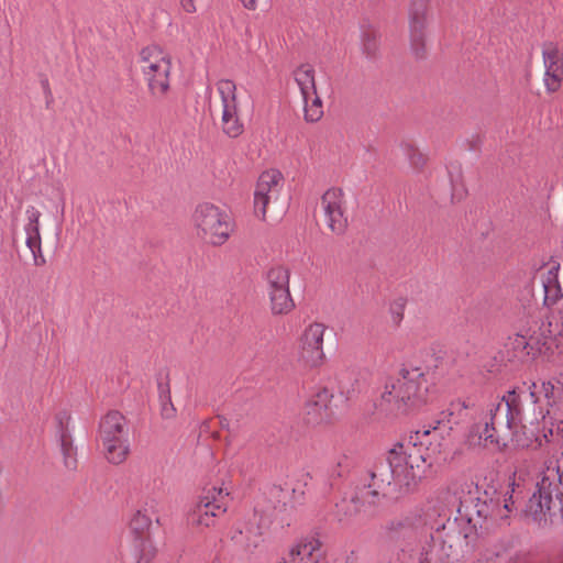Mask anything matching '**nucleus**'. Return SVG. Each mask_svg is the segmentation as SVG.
Listing matches in <instances>:
<instances>
[{"label": "nucleus", "instance_id": "c85d7f7f", "mask_svg": "<svg viewBox=\"0 0 563 563\" xmlns=\"http://www.w3.org/2000/svg\"><path fill=\"white\" fill-rule=\"evenodd\" d=\"M161 410L165 419H170L175 416L176 410L170 398L165 397L164 400H161Z\"/></svg>", "mask_w": 563, "mask_h": 563}, {"label": "nucleus", "instance_id": "a211bd4d", "mask_svg": "<svg viewBox=\"0 0 563 563\" xmlns=\"http://www.w3.org/2000/svg\"><path fill=\"white\" fill-rule=\"evenodd\" d=\"M467 416L468 407L465 401H452L449 407L441 412L440 419L437 421V426L434 427V431L452 430L455 426L463 422Z\"/></svg>", "mask_w": 563, "mask_h": 563}, {"label": "nucleus", "instance_id": "9d476101", "mask_svg": "<svg viewBox=\"0 0 563 563\" xmlns=\"http://www.w3.org/2000/svg\"><path fill=\"white\" fill-rule=\"evenodd\" d=\"M292 76L302 98L305 120L318 122L323 115V104L317 92L313 66L302 64L294 70Z\"/></svg>", "mask_w": 563, "mask_h": 563}, {"label": "nucleus", "instance_id": "a878e982", "mask_svg": "<svg viewBox=\"0 0 563 563\" xmlns=\"http://www.w3.org/2000/svg\"><path fill=\"white\" fill-rule=\"evenodd\" d=\"M278 198H271V190L260 189V187L255 186L254 190V213L255 216L265 221L267 208L275 203Z\"/></svg>", "mask_w": 563, "mask_h": 563}, {"label": "nucleus", "instance_id": "ddd939ff", "mask_svg": "<svg viewBox=\"0 0 563 563\" xmlns=\"http://www.w3.org/2000/svg\"><path fill=\"white\" fill-rule=\"evenodd\" d=\"M563 481V467L556 466L552 471L548 468V473L537 483V492L530 498V508L536 505L539 509L536 512L549 510L552 503V494L554 488Z\"/></svg>", "mask_w": 563, "mask_h": 563}, {"label": "nucleus", "instance_id": "f03ea898", "mask_svg": "<svg viewBox=\"0 0 563 563\" xmlns=\"http://www.w3.org/2000/svg\"><path fill=\"white\" fill-rule=\"evenodd\" d=\"M416 437L395 444L387 453L386 460L379 462L371 472V482L363 487L357 499L374 504L379 496L398 498L413 492L428 470L439 459L434 456L435 448H427L422 452V443L417 444Z\"/></svg>", "mask_w": 563, "mask_h": 563}, {"label": "nucleus", "instance_id": "2eb2a0df", "mask_svg": "<svg viewBox=\"0 0 563 563\" xmlns=\"http://www.w3.org/2000/svg\"><path fill=\"white\" fill-rule=\"evenodd\" d=\"M25 244L33 254L34 264L42 265L44 264L45 260L42 255V239L40 233L41 212L34 206H29L25 210Z\"/></svg>", "mask_w": 563, "mask_h": 563}, {"label": "nucleus", "instance_id": "6ab92c4d", "mask_svg": "<svg viewBox=\"0 0 563 563\" xmlns=\"http://www.w3.org/2000/svg\"><path fill=\"white\" fill-rule=\"evenodd\" d=\"M560 265L553 264L545 272L540 273V282L544 292V303L551 306L562 296L559 283Z\"/></svg>", "mask_w": 563, "mask_h": 563}, {"label": "nucleus", "instance_id": "0eeeda50", "mask_svg": "<svg viewBox=\"0 0 563 563\" xmlns=\"http://www.w3.org/2000/svg\"><path fill=\"white\" fill-rule=\"evenodd\" d=\"M99 437L107 460L113 464L122 463L129 453V440L125 418L118 411H111L100 422Z\"/></svg>", "mask_w": 563, "mask_h": 563}, {"label": "nucleus", "instance_id": "4be33fe9", "mask_svg": "<svg viewBox=\"0 0 563 563\" xmlns=\"http://www.w3.org/2000/svg\"><path fill=\"white\" fill-rule=\"evenodd\" d=\"M131 553L135 563H150L156 554L152 538H133Z\"/></svg>", "mask_w": 563, "mask_h": 563}, {"label": "nucleus", "instance_id": "e433bc0d", "mask_svg": "<svg viewBox=\"0 0 563 563\" xmlns=\"http://www.w3.org/2000/svg\"><path fill=\"white\" fill-rule=\"evenodd\" d=\"M429 433H430V432H429L428 430H426V431H423V434H422V435H423V437H427V435H429Z\"/></svg>", "mask_w": 563, "mask_h": 563}, {"label": "nucleus", "instance_id": "473e14b6", "mask_svg": "<svg viewBox=\"0 0 563 563\" xmlns=\"http://www.w3.org/2000/svg\"><path fill=\"white\" fill-rule=\"evenodd\" d=\"M183 9L188 13L196 12L195 0H180Z\"/></svg>", "mask_w": 563, "mask_h": 563}, {"label": "nucleus", "instance_id": "1a4fd4ad", "mask_svg": "<svg viewBox=\"0 0 563 563\" xmlns=\"http://www.w3.org/2000/svg\"><path fill=\"white\" fill-rule=\"evenodd\" d=\"M221 99V126L230 137H238L243 133L244 124L240 119L238 88L233 80L220 79L216 84Z\"/></svg>", "mask_w": 563, "mask_h": 563}, {"label": "nucleus", "instance_id": "6e6552de", "mask_svg": "<svg viewBox=\"0 0 563 563\" xmlns=\"http://www.w3.org/2000/svg\"><path fill=\"white\" fill-rule=\"evenodd\" d=\"M229 505V493L222 487H212L203 492L190 507L187 521L192 527L202 529L214 525L216 518L223 515Z\"/></svg>", "mask_w": 563, "mask_h": 563}, {"label": "nucleus", "instance_id": "dca6fc26", "mask_svg": "<svg viewBox=\"0 0 563 563\" xmlns=\"http://www.w3.org/2000/svg\"><path fill=\"white\" fill-rule=\"evenodd\" d=\"M320 541L306 537L292 544L280 563H318Z\"/></svg>", "mask_w": 563, "mask_h": 563}, {"label": "nucleus", "instance_id": "5701e85b", "mask_svg": "<svg viewBox=\"0 0 563 563\" xmlns=\"http://www.w3.org/2000/svg\"><path fill=\"white\" fill-rule=\"evenodd\" d=\"M290 272L285 266H274L269 268L265 277L266 292L289 288Z\"/></svg>", "mask_w": 563, "mask_h": 563}, {"label": "nucleus", "instance_id": "7c9ffc66", "mask_svg": "<svg viewBox=\"0 0 563 563\" xmlns=\"http://www.w3.org/2000/svg\"><path fill=\"white\" fill-rule=\"evenodd\" d=\"M158 396H159V401L161 400H164V398H170V391H169V386L166 382H158Z\"/></svg>", "mask_w": 563, "mask_h": 563}, {"label": "nucleus", "instance_id": "393cba45", "mask_svg": "<svg viewBox=\"0 0 563 563\" xmlns=\"http://www.w3.org/2000/svg\"><path fill=\"white\" fill-rule=\"evenodd\" d=\"M151 526L152 516L147 512L146 508L136 510L130 521L133 538L151 537L148 533Z\"/></svg>", "mask_w": 563, "mask_h": 563}, {"label": "nucleus", "instance_id": "412c9836", "mask_svg": "<svg viewBox=\"0 0 563 563\" xmlns=\"http://www.w3.org/2000/svg\"><path fill=\"white\" fill-rule=\"evenodd\" d=\"M428 0H411L410 5V31L413 46L420 45L422 34V19L426 13Z\"/></svg>", "mask_w": 563, "mask_h": 563}, {"label": "nucleus", "instance_id": "7ed1b4c3", "mask_svg": "<svg viewBox=\"0 0 563 563\" xmlns=\"http://www.w3.org/2000/svg\"><path fill=\"white\" fill-rule=\"evenodd\" d=\"M289 492L280 487H273L268 495L264 496L255 507V517H258L257 526L250 523L239 529L232 536V540L244 551L251 552L263 542L264 530L277 529L289 526L291 519V506L287 500Z\"/></svg>", "mask_w": 563, "mask_h": 563}, {"label": "nucleus", "instance_id": "f8f14e48", "mask_svg": "<svg viewBox=\"0 0 563 563\" xmlns=\"http://www.w3.org/2000/svg\"><path fill=\"white\" fill-rule=\"evenodd\" d=\"M321 206L328 228L335 234H343L347 228V216L342 189H328L321 198Z\"/></svg>", "mask_w": 563, "mask_h": 563}, {"label": "nucleus", "instance_id": "cd10ccee", "mask_svg": "<svg viewBox=\"0 0 563 563\" xmlns=\"http://www.w3.org/2000/svg\"><path fill=\"white\" fill-rule=\"evenodd\" d=\"M404 309H405V300L398 299L394 301L390 306V314L393 322L399 324L404 318Z\"/></svg>", "mask_w": 563, "mask_h": 563}, {"label": "nucleus", "instance_id": "aec40b11", "mask_svg": "<svg viewBox=\"0 0 563 563\" xmlns=\"http://www.w3.org/2000/svg\"><path fill=\"white\" fill-rule=\"evenodd\" d=\"M269 299L271 312L274 316H284L290 313L295 308V301L290 294V288L271 291L267 294Z\"/></svg>", "mask_w": 563, "mask_h": 563}, {"label": "nucleus", "instance_id": "72a5a7b5", "mask_svg": "<svg viewBox=\"0 0 563 563\" xmlns=\"http://www.w3.org/2000/svg\"><path fill=\"white\" fill-rule=\"evenodd\" d=\"M363 47L368 55H373L377 49L376 40L373 38V41L364 42Z\"/></svg>", "mask_w": 563, "mask_h": 563}, {"label": "nucleus", "instance_id": "f257e3e1", "mask_svg": "<svg viewBox=\"0 0 563 563\" xmlns=\"http://www.w3.org/2000/svg\"><path fill=\"white\" fill-rule=\"evenodd\" d=\"M563 388L552 380H541L529 386V398L533 405L532 416L522 409L519 395L508 393L497 402H492L481 412L467 434L471 446L500 448L528 424L544 421L547 417L559 419L556 410L562 399Z\"/></svg>", "mask_w": 563, "mask_h": 563}, {"label": "nucleus", "instance_id": "4c0bfd02", "mask_svg": "<svg viewBox=\"0 0 563 563\" xmlns=\"http://www.w3.org/2000/svg\"><path fill=\"white\" fill-rule=\"evenodd\" d=\"M504 508H505V509H507V510H509V505L506 503V504L504 505Z\"/></svg>", "mask_w": 563, "mask_h": 563}, {"label": "nucleus", "instance_id": "c9c22d12", "mask_svg": "<svg viewBox=\"0 0 563 563\" xmlns=\"http://www.w3.org/2000/svg\"><path fill=\"white\" fill-rule=\"evenodd\" d=\"M8 323H9V319L7 317L4 309L0 308V327L7 325Z\"/></svg>", "mask_w": 563, "mask_h": 563}, {"label": "nucleus", "instance_id": "423d86ee", "mask_svg": "<svg viewBox=\"0 0 563 563\" xmlns=\"http://www.w3.org/2000/svg\"><path fill=\"white\" fill-rule=\"evenodd\" d=\"M140 64L151 93L155 97L166 95L172 69L169 54L156 45H151L141 51Z\"/></svg>", "mask_w": 563, "mask_h": 563}, {"label": "nucleus", "instance_id": "bb28decb", "mask_svg": "<svg viewBox=\"0 0 563 563\" xmlns=\"http://www.w3.org/2000/svg\"><path fill=\"white\" fill-rule=\"evenodd\" d=\"M60 451L64 457V465L68 470L76 467V449L73 446V439L67 433L60 435Z\"/></svg>", "mask_w": 563, "mask_h": 563}, {"label": "nucleus", "instance_id": "b1692460", "mask_svg": "<svg viewBox=\"0 0 563 563\" xmlns=\"http://www.w3.org/2000/svg\"><path fill=\"white\" fill-rule=\"evenodd\" d=\"M284 186V177L277 169L263 172L256 183V187L264 190H271V198H278Z\"/></svg>", "mask_w": 563, "mask_h": 563}, {"label": "nucleus", "instance_id": "9b49d317", "mask_svg": "<svg viewBox=\"0 0 563 563\" xmlns=\"http://www.w3.org/2000/svg\"><path fill=\"white\" fill-rule=\"evenodd\" d=\"M327 327L320 322L307 325L298 343V360L307 366L316 367L324 361L323 340Z\"/></svg>", "mask_w": 563, "mask_h": 563}, {"label": "nucleus", "instance_id": "4468645a", "mask_svg": "<svg viewBox=\"0 0 563 563\" xmlns=\"http://www.w3.org/2000/svg\"><path fill=\"white\" fill-rule=\"evenodd\" d=\"M545 67L544 86L549 92H554L561 87L563 76V55L553 44H547L542 51Z\"/></svg>", "mask_w": 563, "mask_h": 563}, {"label": "nucleus", "instance_id": "39448f33", "mask_svg": "<svg viewBox=\"0 0 563 563\" xmlns=\"http://www.w3.org/2000/svg\"><path fill=\"white\" fill-rule=\"evenodd\" d=\"M192 219L198 234L214 246L223 245L234 230V222L230 214L209 202L199 203Z\"/></svg>", "mask_w": 563, "mask_h": 563}, {"label": "nucleus", "instance_id": "c756f323", "mask_svg": "<svg viewBox=\"0 0 563 563\" xmlns=\"http://www.w3.org/2000/svg\"><path fill=\"white\" fill-rule=\"evenodd\" d=\"M411 152L409 155V161H410V164L415 167H421L424 165L426 163V157L422 153H420L419 151H416L413 148H411Z\"/></svg>", "mask_w": 563, "mask_h": 563}, {"label": "nucleus", "instance_id": "f3484780", "mask_svg": "<svg viewBox=\"0 0 563 563\" xmlns=\"http://www.w3.org/2000/svg\"><path fill=\"white\" fill-rule=\"evenodd\" d=\"M331 400L332 394L327 388H320L313 393L305 405V411L309 417V421L319 423L328 420L332 415L330 411Z\"/></svg>", "mask_w": 563, "mask_h": 563}, {"label": "nucleus", "instance_id": "f704fd0d", "mask_svg": "<svg viewBox=\"0 0 563 563\" xmlns=\"http://www.w3.org/2000/svg\"><path fill=\"white\" fill-rule=\"evenodd\" d=\"M257 1L258 0H240L242 5L251 11H254L257 8Z\"/></svg>", "mask_w": 563, "mask_h": 563}, {"label": "nucleus", "instance_id": "20e7f679", "mask_svg": "<svg viewBox=\"0 0 563 563\" xmlns=\"http://www.w3.org/2000/svg\"><path fill=\"white\" fill-rule=\"evenodd\" d=\"M428 391L429 380L420 367L402 368L398 377L385 382L379 407L405 412L424 404Z\"/></svg>", "mask_w": 563, "mask_h": 563}, {"label": "nucleus", "instance_id": "2f4dec72", "mask_svg": "<svg viewBox=\"0 0 563 563\" xmlns=\"http://www.w3.org/2000/svg\"><path fill=\"white\" fill-rule=\"evenodd\" d=\"M512 344H514V347L517 350H519V349L526 350L529 346V343H528L526 336H523V335H516Z\"/></svg>", "mask_w": 563, "mask_h": 563}]
</instances>
